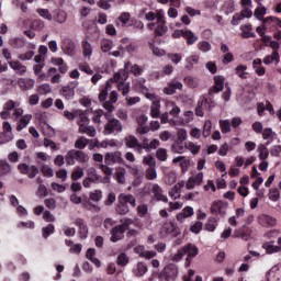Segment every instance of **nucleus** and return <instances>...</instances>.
<instances>
[{"label":"nucleus","instance_id":"obj_2","mask_svg":"<svg viewBox=\"0 0 281 281\" xmlns=\"http://www.w3.org/2000/svg\"><path fill=\"white\" fill-rule=\"evenodd\" d=\"M135 221H133L132 218H125L122 221L121 224L112 227V229L110 231L111 243H119V240H123L124 232H126V229H128V227H131V225H133Z\"/></svg>","mask_w":281,"mask_h":281},{"label":"nucleus","instance_id":"obj_17","mask_svg":"<svg viewBox=\"0 0 281 281\" xmlns=\"http://www.w3.org/2000/svg\"><path fill=\"white\" fill-rule=\"evenodd\" d=\"M0 116L2 120H14L16 122V120H19V117H22L23 116V109L21 108H18V109H14L13 113H11L9 110H3L1 113H0Z\"/></svg>","mask_w":281,"mask_h":281},{"label":"nucleus","instance_id":"obj_28","mask_svg":"<svg viewBox=\"0 0 281 281\" xmlns=\"http://www.w3.org/2000/svg\"><path fill=\"white\" fill-rule=\"evenodd\" d=\"M50 63L53 65H56L58 67V71L61 72L63 75L67 74L69 71V66L65 63V59L61 57H52Z\"/></svg>","mask_w":281,"mask_h":281},{"label":"nucleus","instance_id":"obj_30","mask_svg":"<svg viewBox=\"0 0 281 281\" xmlns=\"http://www.w3.org/2000/svg\"><path fill=\"white\" fill-rule=\"evenodd\" d=\"M79 133L88 135V137H95V135H98L94 126L87 125L85 123H79Z\"/></svg>","mask_w":281,"mask_h":281},{"label":"nucleus","instance_id":"obj_44","mask_svg":"<svg viewBox=\"0 0 281 281\" xmlns=\"http://www.w3.org/2000/svg\"><path fill=\"white\" fill-rule=\"evenodd\" d=\"M220 128L223 135H227V133H232V121L220 120Z\"/></svg>","mask_w":281,"mask_h":281},{"label":"nucleus","instance_id":"obj_11","mask_svg":"<svg viewBox=\"0 0 281 281\" xmlns=\"http://www.w3.org/2000/svg\"><path fill=\"white\" fill-rule=\"evenodd\" d=\"M75 225L78 227L79 238H81V240H87V238H89V226H87V222L80 217H77L75 220Z\"/></svg>","mask_w":281,"mask_h":281},{"label":"nucleus","instance_id":"obj_45","mask_svg":"<svg viewBox=\"0 0 281 281\" xmlns=\"http://www.w3.org/2000/svg\"><path fill=\"white\" fill-rule=\"evenodd\" d=\"M82 54L85 58H91V54H93V47L87 40L82 41Z\"/></svg>","mask_w":281,"mask_h":281},{"label":"nucleus","instance_id":"obj_42","mask_svg":"<svg viewBox=\"0 0 281 281\" xmlns=\"http://www.w3.org/2000/svg\"><path fill=\"white\" fill-rule=\"evenodd\" d=\"M235 74L240 78L241 80H247V77L249 76V72H247V65H238L235 68Z\"/></svg>","mask_w":281,"mask_h":281},{"label":"nucleus","instance_id":"obj_7","mask_svg":"<svg viewBox=\"0 0 281 281\" xmlns=\"http://www.w3.org/2000/svg\"><path fill=\"white\" fill-rule=\"evenodd\" d=\"M172 38H184L187 45H194L199 41V36L190 30H176L172 33Z\"/></svg>","mask_w":281,"mask_h":281},{"label":"nucleus","instance_id":"obj_54","mask_svg":"<svg viewBox=\"0 0 281 281\" xmlns=\"http://www.w3.org/2000/svg\"><path fill=\"white\" fill-rule=\"evenodd\" d=\"M102 115H104V117H105L106 120H109V113H104V110H97V111L94 112V116L92 117V122H93L94 124H100V123L102 122V121H101Z\"/></svg>","mask_w":281,"mask_h":281},{"label":"nucleus","instance_id":"obj_26","mask_svg":"<svg viewBox=\"0 0 281 281\" xmlns=\"http://www.w3.org/2000/svg\"><path fill=\"white\" fill-rule=\"evenodd\" d=\"M162 232L165 234H169V236H172L173 238H177V236H179V228H177V226L172 222H166L162 225Z\"/></svg>","mask_w":281,"mask_h":281},{"label":"nucleus","instance_id":"obj_63","mask_svg":"<svg viewBox=\"0 0 281 281\" xmlns=\"http://www.w3.org/2000/svg\"><path fill=\"white\" fill-rule=\"evenodd\" d=\"M80 71H83V74H87L88 76H93V69H91V66L87 64V61L79 64Z\"/></svg>","mask_w":281,"mask_h":281},{"label":"nucleus","instance_id":"obj_64","mask_svg":"<svg viewBox=\"0 0 281 281\" xmlns=\"http://www.w3.org/2000/svg\"><path fill=\"white\" fill-rule=\"evenodd\" d=\"M36 12L42 16V19H46V21H52L53 19V15L49 13L48 9H37Z\"/></svg>","mask_w":281,"mask_h":281},{"label":"nucleus","instance_id":"obj_58","mask_svg":"<svg viewBox=\"0 0 281 281\" xmlns=\"http://www.w3.org/2000/svg\"><path fill=\"white\" fill-rule=\"evenodd\" d=\"M31 27H32V30H35L36 32H41V30H43V27H45V22H43V20H41V19L33 20L31 23Z\"/></svg>","mask_w":281,"mask_h":281},{"label":"nucleus","instance_id":"obj_57","mask_svg":"<svg viewBox=\"0 0 281 281\" xmlns=\"http://www.w3.org/2000/svg\"><path fill=\"white\" fill-rule=\"evenodd\" d=\"M156 158L158 161H167L168 159V151L166 148H158L156 151Z\"/></svg>","mask_w":281,"mask_h":281},{"label":"nucleus","instance_id":"obj_56","mask_svg":"<svg viewBox=\"0 0 281 281\" xmlns=\"http://www.w3.org/2000/svg\"><path fill=\"white\" fill-rule=\"evenodd\" d=\"M109 89H111V82L105 83V89H102L99 93V102H104L109 98Z\"/></svg>","mask_w":281,"mask_h":281},{"label":"nucleus","instance_id":"obj_46","mask_svg":"<svg viewBox=\"0 0 281 281\" xmlns=\"http://www.w3.org/2000/svg\"><path fill=\"white\" fill-rule=\"evenodd\" d=\"M115 179L117 183L124 184L126 183V169L124 168H119L115 172Z\"/></svg>","mask_w":281,"mask_h":281},{"label":"nucleus","instance_id":"obj_9","mask_svg":"<svg viewBox=\"0 0 281 281\" xmlns=\"http://www.w3.org/2000/svg\"><path fill=\"white\" fill-rule=\"evenodd\" d=\"M104 161L106 166H113L119 164L120 166H126V161L122 158V151H111L106 153L104 156Z\"/></svg>","mask_w":281,"mask_h":281},{"label":"nucleus","instance_id":"obj_10","mask_svg":"<svg viewBox=\"0 0 281 281\" xmlns=\"http://www.w3.org/2000/svg\"><path fill=\"white\" fill-rule=\"evenodd\" d=\"M182 249L184 251V256L188 255L186 259V267H190L192 258H196V256H199V248L194 244H188L183 246Z\"/></svg>","mask_w":281,"mask_h":281},{"label":"nucleus","instance_id":"obj_53","mask_svg":"<svg viewBox=\"0 0 281 281\" xmlns=\"http://www.w3.org/2000/svg\"><path fill=\"white\" fill-rule=\"evenodd\" d=\"M54 232H56L54 224H48L46 227L42 228V236L47 239L52 234H54Z\"/></svg>","mask_w":281,"mask_h":281},{"label":"nucleus","instance_id":"obj_39","mask_svg":"<svg viewBox=\"0 0 281 281\" xmlns=\"http://www.w3.org/2000/svg\"><path fill=\"white\" fill-rule=\"evenodd\" d=\"M53 19L56 21V23H65L67 21V12H65L63 9H56L53 11Z\"/></svg>","mask_w":281,"mask_h":281},{"label":"nucleus","instance_id":"obj_52","mask_svg":"<svg viewBox=\"0 0 281 281\" xmlns=\"http://www.w3.org/2000/svg\"><path fill=\"white\" fill-rule=\"evenodd\" d=\"M89 144V138L86 137H79L76 142H75V148H77L78 150H85V148H87V145Z\"/></svg>","mask_w":281,"mask_h":281},{"label":"nucleus","instance_id":"obj_41","mask_svg":"<svg viewBox=\"0 0 281 281\" xmlns=\"http://www.w3.org/2000/svg\"><path fill=\"white\" fill-rule=\"evenodd\" d=\"M173 153H178V155H181L188 150V143L183 140H178L172 145Z\"/></svg>","mask_w":281,"mask_h":281},{"label":"nucleus","instance_id":"obj_49","mask_svg":"<svg viewBox=\"0 0 281 281\" xmlns=\"http://www.w3.org/2000/svg\"><path fill=\"white\" fill-rule=\"evenodd\" d=\"M128 262H131V258H128V255H126V252H122L117 256L116 265H119V267H126Z\"/></svg>","mask_w":281,"mask_h":281},{"label":"nucleus","instance_id":"obj_13","mask_svg":"<svg viewBox=\"0 0 281 281\" xmlns=\"http://www.w3.org/2000/svg\"><path fill=\"white\" fill-rule=\"evenodd\" d=\"M124 144L126 148H133L135 153H138V155H142V143L137 139V137L130 135L124 138Z\"/></svg>","mask_w":281,"mask_h":281},{"label":"nucleus","instance_id":"obj_8","mask_svg":"<svg viewBox=\"0 0 281 281\" xmlns=\"http://www.w3.org/2000/svg\"><path fill=\"white\" fill-rule=\"evenodd\" d=\"M108 124L104 125V135H113V133H120L122 132V122L117 119H110L108 116Z\"/></svg>","mask_w":281,"mask_h":281},{"label":"nucleus","instance_id":"obj_21","mask_svg":"<svg viewBox=\"0 0 281 281\" xmlns=\"http://www.w3.org/2000/svg\"><path fill=\"white\" fill-rule=\"evenodd\" d=\"M151 193L154 194V199L156 201H161L162 203H168V196L164 194V189L159 187V184L155 183L151 187Z\"/></svg>","mask_w":281,"mask_h":281},{"label":"nucleus","instance_id":"obj_27","mask_svg":"<svg viewBox=\"0 0 281 281\" xmlns=\"http://www.w3.org/2000/svg\"><path fill=\"white\" fill-rule=\"evenodd\" d=\"M190 216H194V209L192 206H186L182 212L177 214L176 220L178 223H183Z\"/></svg>","mask_w":281,"mask_h":281},{"label":"nucleus","instance_id":"obj_38","mask_svg":"<svg viewBox=\"0 0 281 281\" xmlns=\"http://www.w3.org/2000/svg\"><path fill=\"white\" fill-rule=\"evenodd\" d=\"M252 68L255 69V74H257V76H265V74H267V69L262 66V59L260 58L254 59Z\"/></svg>","mask_w":281,"mask_h":281},{"label":"nucleus","instance_id":"obj_43","mask_svg":"<svg viewBox=\"0 0 281 281\" xmlns=\"http://www.w3.org/2000/svg\"><path fill=\"white\" fill-rule=\"evenodd\" d=\"M274 241L266 243L262 247L266 249L267 254H280L281 246L273 245Z\"/></svg>","mask_w":281,"mask_h":281},{"label":"nucleus","instance_id":"obj_3","mask_svg":"<svg viewBox=\"0 0 281 281\" xmlns=\"http://www.w3.org/2000/svg\"><path fill=\"white\" fill-rule=\"evenodd\" d=\"M65 161L67 166H76V161H78V164H87V161H89V155L82 150L70 149L65 155Z\"/></svg>","mask_w":281,"mask_h":281},{"label":"nucleus","instance_id":"obj_29","mask_svg":"<svg viewBox=\"0 0 281 281\" xmlns=\"http://www.w3.org/2000/svg\"><path fill=\"white\" fill-rule=\"evenodd\" d=\"M203 183V172H200L187 181V190H192L194 189L195 186H201Z\"/></svg>","mask_w":281,"mask_h":281},{"label":"nucleus","instance_id":"obj_19","mask_svg":"<svg viewBox=\"0 0 281 281\" xmlns=\"http://www.w3.org/2000/svg\"><path fill=\"white\" fill-rule=\"evenodd\" d=\"M149 30H155L156 36H164L166 32H168V26H166V22H151L148 24Z\"/></svg>","mask_w":281,"mask_h":281},{"label":"nucleus","instance_id":"obj_16","mask_svg":"<svg viewBox=\"0 0 281 281\" xmlns=\"http://www.w3.org/2000/svg\"><path fill=\"white\" fill-rule=\"evenodd\" d=\"M258 223L261 227H276L278 220L271 215L261 214L258 216Z\"/></svg>","mask_w":281,"mask_h":281},{"label":"nucleus","instance_id":"obj_14","mask_svg":"<svg viewBox=\"0 0 281 281\" xmlns=\"http://www.w3.org/2000/svg\"><path fill=\"white\" fill-rule=\"evenodd\" d=\"M61 49L67 56H74L76 54V42L69 37H65L61 41Z\"/></svg>","mask_w":281,"mask_h":281},{"label":"nucleus","instance_id":"obj_15","mask_svg":"<svg viewBox=\"0 0 281 281\" xmlns=\"http://www.w3.org/2000/svg\"><path fill=\"white\" fill-rule=\"evenodd\" d=\"M121 74H133V76H142L144 74V69L139 67V65L127 61L124 65V71H121Z\"/></svg>","mask_w":281,"mask_h":281},{"label":"nucleus","instance_id":"obj_48","mask_svg":"<svg viewBox=\"0 0 281 281\" xmlns=\"http://www.w3.org/2000/svg\"><path fill=\"white\" fill-rule=\"evenodd\" d=\"M100 47H101V52L106 54L110 49H113V41L109 38H103L101 40Z\"/></svg>","mask_w":281,"mask_h":281},{"label":"nucleus","instance_id":"obj_4","mask_svg":"<svg viewBox=\"0 0 281 281\" xmlns=\"http://www.w3.org/2000/svg\"><path fill=\"white\" fill-rule=\"evenodd\" d=\"M179 267L176 263H168L158 274V281H177Z\"/></svg>","mask_w":281,"mask_h":281},{"label":"nucleus","instance_id":"obj_18","mask_svg":"<svg viewBox=\"0 0 281 281\" xmlns=\"http://www.w3.org/2000/svg\"><path fill=\"white\" fill-rule=\"evenodd\" d=\"M177 89L181 91L183 89V83L172 80L164 88V93H166V95H175V93H177Z\"/></svg>","mask_w":281,"mask_h":281},{"label":"nucleus","instance_id":"obj_25","mask_svg":"<svg viewBox=\"0 0 281 281\" xmlns=\"http://www.w3.org/2000/svg\"><path fill=\"white\" fill-rule=\"evenodd\" d=\"M211 214L215 216H225L227 214L226 206L223 205V202H214L211 206Z\"/></svg>","mask_w":281,"mask_h":281},{"label":"nucleus","instance_id":"obj_5","mask_svg":"<svg viewBox=\"0 0 281 281\" xmlns=\"http://www.w3.org/2000/svg\"><path fill=\"white\" fill-rule=\"evenodd\" d=\"M113 79L114 82H116L117 89L121 91L122 95H128L131 91V82H126V80H128V72H115Z\"/></svg>","mask_w":281,"mask_h":281},{"label":"nucleus","instance_id":"obj_35","mask_svg":"<svg viewBox=\"0 0 281 281\" xmlns=\"http://www.w3.org/2000/svg\"><path fill=\"white\" fill-rule=\"evenodd\" d=\"M35 81L33 79H19L18 86L21 91H30V89H34Z\"/></svg>","mask_w":281,"mask_h":281},{"label":"nucleus","instance_id":"obj_55","mask_svg":"<svg viewBox=\"0 0 281 281\" xmlns=\"http://www.w3.org/2000/svg\"><path fill=\"white\" fill-rule=\"evenodd\" d=\"M258 153L260 161H265V159L269 157V149L267 148V145H259Z\"/></svg>","mask_w":281,"mask_h":281},{"label":"nucleus","instance_id":"obj_62","mask_svg":"<svg viewBox=\"0 0 281 281\" xmlns=\"http://www.w3.org/2000/svg\"><path fill=\"white\" fill-rule=\"evenodd\" d=\"M89 201H93L94 203H100V201H102V191L94 190V192H91Z\"/></svg>","mask_w":281,"mask_h":281},{"label":"nucleus","instance_id":"obj_24","mask_svg":"<svg viewBox=\"0 0 281 281\" xmlns=\"http://www.w3.org/2000/svg\"><path fill=\"white\" fill-rule=\"evenodd\" d=\"M263 30H278V24L280 23V19L276 16H267L262 21Z\"/></svg>","mask_w":281,"mask_h":281},{"label":"nucleus","instance_id":"obj_61","mask_svg":"<svg viewBox=\"0 0 281 281\" xmlns=\"http://www.w3.org/2000/svg\"><path fill=\"white\" fill-rule=\"evenodd\" d=\"M11 170L10 164L8 161H0V177L9 175Z\"/></svg>","mask_w":281,"mask_h":281},{"label":"nucleus","instance_id":"obj_23","mask_svg":"<svg viewBox=\"0 0 281 281\" xmlns=\"http://www.w3.org/2000/svg\"><path fill=\"white\" fill-rule=\"evenodd\" d=\"M9 66L11 67V69H13V71H15V74H18V76H25V74L27 72V66L23 65L19 60L9 61Z\"/></svg>","mask_w":281,"mask_h":281},{"label":"nucleus","instance_id":"obj_34","mask_svg":"<svg viewBox=\"0 0 281 281\" xmlns=\"http://www.w3.org/2000/svg\"><path fill=\"white\" fill-rule=\"evenodd\" d=\"M120 23L122 27H131V25H133V22L131 21V13L123 12L116 20V25H120Z\"/></svg>","mask_w":281,"mask_h":281},{"label":"nucleus","instance_id":"obj_32","mask_svg":"<svg viewBox=\"0 0 281 281\" xmlns=\"http://www.w3.org/2000/svg\"><path fill=\"white\" fill-rule=\"evenodd\" d=\"M146 273H148V266L145 262H138L133 268V274L136 278H143V276H146Z\"/></svg>","mask_w":281,"mask_h":281},{"label":"nucleus","instance_id":"obj_47","mask_svg":"<svg viewBox=\"0 0 281 281\" xmlns=\"http://www.w3.org/2000/svg\"><path fill=\"white\" fill-rule=\"evenodd\" d=\"M159 109H161V103L159 102V100L154 101L150 106L151 117L154 119L159 117Z\"/></svg>","mask_w":281,"mask_h":281},{"label":"nucleus","instance_id":"obj_36","mask_svg":"<svg viewBox=\"0 0 281 281\" xmlns=\"http://www.w3.org/2000/svg\"><path fill=\"white\" fill-rule=\"evenodd\" d=\"M60 95H63L65 100H74V97L76 95V90L71 86H64L60 89Z\"/></svg>","mask_w":281,"mask_h":281},{"label":"nucleus","instance_id":"obj_40","mask_svg":"<svg viewBox=\"0 0 281 281\" xmlns=\"http://www.w3.org/2000/svg\"><path fill=\"white\" fill-rule=\"evenodd\" d=\"M30 122H32V114L23 115L18 122L16 131L21 132L23 128H27Z\"/></svg>","mask_w":281,"mask_h":281},{"label":"nucleus","instance_id":"obj_33","mask_svg":"<svg viewBox=\"0 0 281 281\" xmlns=\"http://www.w3.org/2000/svg\"><path fill=\"white\" fill-rule=\"evenodd\" d=\"M200 106L204 109V111H212L214 106H216V101L212 99V95L209 98L203 95L200 102Z\"/></svg>","mask_w":281,"mask_h":281},{"label":"nucleus","instance_id":"obj_51","mask_svg":"<svg viewBox=\"0 0 281 281\" xmlns=\"http://www.w3.org/2000/svg\"><path fill=\"white\" fill-rule=\"evenodd\" d=\"M212 135V121L207 120L204 122L202 136L207 139Z\"/></svg>","mask_w":281,"mask_h":281},{"label":"nucleus","instance_id":"obj_59","mask_svg":"<svg viewBox=\"0 0 281 281\" xmlns=\"http://www.w3.org/2000/svg\"><path fill=\"white\" fill-rule=\"evenodd\" d=\"M145 177L148 181H155L157 179V169L155 167L147 168Z\"/></svg>","mask_w":281,"mask_h":281},{"label":"nucleus","instance_id":"obj_31","mask_svg":"<svg viewBox=\"0 0 281 281\" xmlns=\"http://www.w3.org/2000/svg\"><path fill=\"white\" fill-rule=\"evenodd\" d=\"M218 221H221L220 216H210L204 224L205 232H214L218 227Z\"/></svg>","mask_w":281,"mask_h":281},{"label":"nucleus","instance_id":"obj_37","mask_svg":"<svg viewBox=\"0 0 281 281\" xmlns=\"http://www.w3.org/2000/svg\"><path fill=\"white\" fill-rule=\"evenodd\" d=\"M241 38H256V33L251 32L254 26L251 24H244L240 26Z\"/></svg>","mask_w":281,"mask_h":281},{"label":"nucleus","instance_id":"obj_12","mask_svg":"<svg viewBox=\"0 0 281 281\" xmlns=\"http://www.w3.org/2000/svg\"><path fill=\"white\" fill-rule=\"evenodd\" d=\"M18 170L19 172H21V175H27L29 179H34V177H36V175H38V167L36 166H31L23 162L20 164L18 166Z\"/></svg>","mask_w":281,"mask_h":281},{"label":"nucleus","instance_id":"obj_20","mask_svg":"<svg viewBox=\"0 0 281 281\" xmlns=\"http://www.w3.org/2000/svg\"><path fill=\"white\" fill-rule=\"evenodd\" d=\"M223 89H225V77L215 76L214 87L210 89L209 95H212V93H220V91H223Z\"/></svg>","mask_w":281,"mask_h":281},{"label":"nucleus","instance_id":"obj_6","mask_svg":"<svg viewBox=\"0 0 281 281\" xmlns=\"http://www.w3.org/2000/svg\"><path fill=\"white\" fill-rule=\"evenodd\" d=\"M70 201L71 203H75V205H82V207H85V210H89L90 212H100V206L93 204L89 198H87V195H85L83 198H80L78 194L72 193L70 195Z\"/></svg>","mask_w":281,"mask_h":281},{"label":"nucleus","instance_id":"obj_22","mask_svg":"<svg viewBox=\"0 0 281 281\" xmlns=\"http://www.w3.org/2000/svg\"><path fill=\"white\" fill-rule=\"evenodd\" d=\"M233 236L234 238H241V240H249V238H251V228L249 226H243L236 229Z\"/></svg>","mask_w":281,"mask_h":281},{"label":"nucleus","instance_id":"obj_50","mask_svg":"<svg viewBox=\"0 0 281 281\" xmlns=\"http://www.w3.org/2000/svg\"><path fill=\"white\" fill-rule=\"evenodd\" d=\"M265 14H267V8L261 5H258L255 10V18L258 19V21H265Z\"/></svg>","mask_w":281,"mask_h":281},{"label":"nucleus","instance_id":"obj_1","mask_svg":"<svg viewBox=\"0 0 281 281\" xmlns=\"http://www.w3.org/2000/svg\"><path fill=\"white\" fill-rule=\"evenodd\" d=\"M117 201L119 203L115 211L117 214H120V216H126V214L131 212L128 205H131L132 207H137V200L134 198L133 194L121 193L119 194Z\"/></svg>","mask_w":281,"mask_h":281},{"label":"nucleus","instance_id":"obj_60","mask_svg":"<svg viewBox=\"0 0 281 281\" xmlns=\"http://www.w3.org/2000/svg\"><path fill=\"white\" fill-rule=\"evenodd\" d=\"M223 10H224L225 14H232V12H234V10H235L234 0L226 1L223 5Z\"/></svg>","mask_w":281,"mask_h":281}]
</instances>
